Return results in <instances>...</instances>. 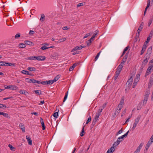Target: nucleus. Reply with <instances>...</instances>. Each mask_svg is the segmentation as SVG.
<instances>
[{
  "instance_id": "1",
  "label": "nucleus",
  "mask_w": 153,
  "mask_h": 153,
  "mask_svg": "<svg viewBox=\"0 0 153 153\" xmlns=\"http://www.w3.org/2000/svg\"><path fill=\"white\" fill-rule=\"evenodd\" d=\"M143 144V143H141L139 146L137 147L136 150L134 152V153H139L140 150Z\"/></svg>"
},
{
  "instance_id": "2",
  "label": "nucleus",
  "mask_w": 153,
  "mask_h": 153,
  "mask_svg": "<svg viewBox=\"0 0 153 153\" xmlns=\"http://www.w3.org/2000/svg\"><path fill=\"white\" fill-rule=\"evenodd\" d=\"M46 57L45 56H36V59L38 61H44L45 60Z\"/></svg>"
},
{
  "instance_id": "3",
  "label": "nucleus",
  "mask_w": 153,
  "mask_h": 153,
  "mask_svg": "<svg viewBox=\"0 0 153 153\" xmlns=\"http://www.w3.org/2000/svg\"><path fill=\"white\" fill-rule=\"evenodd\" d=\"M133 80V78L132 76H131L129 79L128 80L127 82V83H128V85L129 87H131V86L132 82Z\"/></svg>"
},
{
  "instance_id": "4",
  "label": "nucleus",
  "mask_w": 153,
  "mask_h": 153,
  "mask_svg": "<svg viewBox=\"0 0 153 153\" xmlns=\"http://www.w3.org/2000/svg\"><path fill=\"white\" fill-rule=\"evenodd\" d=\"M6 89H10L12 90L16 89V86H13L12 85H9L5 87Z\"/></svg>"
},
{
  "instance_id": "5",
  "label": "nucleus",
  "mask_w": 153,
  "mask_h": 153,
  "mask_svg": "<svg viewBox=\"0 0 153 153\" xmlns=\"http://www.w3.org/2000/svg\"><path fill=\"white\" fill-rule=\"evenodd\" d=\"M153 68V65H151L150 66L148 67L146 73V75H148L151 72V70Z\"/></svg>"
},
{
  "instance_id": "6",
  "label": "nucleus",
  "mask_w": 153,
  "mask_h": 153,
  "mask_svg": "<svg viewBox=\"0 0 153 153\" xmlns=\"http://www.w3.org/2000/svg\"><path fill=\"white\" fill-rule=\"evenodd\" d=\"M40 123L42 126V129L43 130H44L45 129V125L43 120L41 117L40 118Z\"/></svg>"
},
{
  "instance_id": "7",
  "label": "nucleus",
  "mask_w": 153,
  "mask_h": 153,
  "mask_svg": "<svg viewBox=\"0 0 153 153\" xmlns=\"http://www.w3.org/2000/svg\"><path fill=\"white\" fill-rule=\"evenodd\" d=\"M153 142V134L149 140L148 141L146 145L150 146V145L152 144Z\"/></svg>"
},
{
  "instance_id": "8",
  "label": "nucleus",
  "mask_w": 153,
  "mask_h": 153,
  "mask_svg": "<svg viewBox=\"0 0 153 153\" xmlns=\"http://www.w3.org/2000/svg\"><path fill=\"white\" fill-rule=\"evenodd\" d=\"M26 138L28 141V144L30 145H31L32 144V141L31 140L30 136H29L27 135L26 136Z\"/></svg>"
},
{
  "instance_id": "9",
  "label": "nucleus",
  "mask_w": 153,
  "mask_h": 153,
  "mask_svg": "<svg viewBox=\"0 0 153 153\" xmlns=\"http://www.w3.org/2000/svg\"><path fill=\"white\" fill-rule=\"evenodd\" d=\"M115 151V149L113 146H112L108 149L106 153H112Z\"/></svg>"
},
{
  "instance_id": "10",
  "label": "nucleus",
  "mask_w": 153,
  "mask_h": 153,
  "mask_svg": "<svg viewBox=\"0 0 153 153\" xmlns=\"http://www.w3.org/2000/svg\"><path fill=\"white\" fill-rule=\"evenodd\" d=\"M143 25L144 23L143 22H142L140 24V25L138 28L137 31L140 32L142 30L143 28Z\"/></svg>"
},
{
  "instance_id": "11",
  "label": "nucleus",
  "mask_w": 153,
  "mask_h": 153,
  "mask_svg": "<svg viewBox=\"0 0 153 153\" xmlns=\"http://www.w3.org/2000/svg\"><path fill=\"white\" fill-rule=\"evenodd\" d=\"M140 75L139 74H137L136 75V77L134 79V82L137 83L140 79Z\"/></svg>"
},
{
  "instance_id": "12",
  "label": "nucleus",
  "mask_w": 153,
  "mask_h": 153,
  "mask_svg": "<svg viewBox=\"0 0 153 153\" xmlns=\"http://www.w3.org/2000/svg\"><path fill=\"white\" fill-rule=\"evenodd\" d=\"M78 64V63H76L74 64L71 67H70L69 69V71H71L72 70H73L74 68H75V67Z\"/></svg>"
},
{
  "instance_id": "13",
  "label": "nucleus",
  "mask_w": 153,
  "mask_h": 153,
  "mask_svg": "<svg viewBox=\"0 0 153 153\" xmlns=\"http://www.w3.org/2000/svg\"><path fill=\"white\" fill-rule=\"evenodd\" d=\"M0 114L3 115L4 117H6L7 118H10V116L7 113H4L3 112H0Z\"/></svg>"
},
{
  "instance_id": "14",
  "label": "nucleus",
  "mask_w": 153,
  "mask_h": 153,
  "mask_svg": "<svg viewBox=\"0 0 153 153\" xmlns=\"http://www.w3.org/2000/svg\"><path fill=\"white\" fill-rule=\"evenodd\" d=\"M98 118H99L97 117H95L94 119H93V120L92 121V125L93 126H94L95 125V124H96L97 121L98 120Z\"/></svg>"
},
{
  "instance_id": "15",
  "label": "nucleus",
  "mask_w": 153,
  "mask_h": 153,
  "mask_svg": "<svg viewBox=\"0 0 153 153\" xmlns=\"http://www.w3.org/2000/svg\"><path fill=\"white\" fill-rule=\"evenodd\" d=\"M152 51V47L150 46L149 47L147 50V54H148L149 55L151 53Z\"/></svg>"
},
{
  "instance_id": "16",
  "label": "nucleus",
  "mask_w": 153,
  "mask_h": 153,
  "mask_svg": "<svg viewBox=\"0 0 153 153\" xmlns=\"http://www.w3.org/2000/svg\"><path fill=\"white\" fill-rule=\"evenodd\" d=\"M81 47H80V46H76L72 49V50H71V52H74L77 50H81Z\"/></svg>"
},
{
  "instance_id": "17",
  "label": "nucleus",
  "mask_w": 153,
  "mask_h": 153,
  "mask_svg": "<svg viewBox=\"0 0 153 153\" xmlns=\"http://www.w3.org/2000/svg\"><path fill=\"white\" fill-rule=\"evenodd\" d=\"M85 125L83 126L82 129L80 133V136H81V137L83 136L85 134L84 128H85Z\"/></svg>"
},
{
  "instance_id": "18",
  "label": "nucleus",
  "mask_w": 153,
  "mask_h": 153,
  "mask_svg": "<svg viewBox=\"0 0 153 153\" xmlns=\"http://www.w3.org/2000/svg\"><path fill=\"white\" fill-rule=\"evenodd\" d=\"M129 131H128L126 133L124 134V135L120 137V138L122 139L123 140H124V138H126L128 135V133Z\"/></svg>"
},
{
  "instance_id": "19",
  "label": "nucleus",
  "mask_w": 153,
  "mask_h": 153,
  "mask_svg": "<svg viewBox=\"0 0 153 153\" xmlns=\"http://www.w3.org/2000/svg\"><path fill=\"white\" fill-rule=\"evenodd\" d=\"M146 47H147V46H145V45H143V47H142V50L141 51L140 55H142L143 54L144 52L145 51L146 48Z\"/></svg>"
},
{
  "instance_id": "20",
  "label": "nucleus",
  "mask_w": 153,
  "mask_h": 153,
  "mask_svg": "<svg viewBox=\"0 0 153 153\" xmlns=\"http://www.w3.org/2000/svg\"><path fill=\"white\" fill-rule=\"evenodd\" d=\"M102 112V110H98V111L96 113L95 117L99 118V116L100 115Z\"/></svg>"
},
{
  "instance_id": "21",
  "label": "nucleus",
  "mask_w": 153,
  "mask_h": 153,
  "mask_svg": "<svg viewBox=\"0 0 153 153\" xmlns=\"http://www.w3.org/2000/svg\"><path fill=\"white\" fill-rule=\"evenodd\" d=\"M21 73L23 74H25L27 75H31V74L29 72L27 71L23 70L21 71Z\"/></svg>"
},
{
  "instance_id": "22",
  "label": "nucleus",
  "mask_w": 153,
  "mask_h": 153,
  "mask_svg": "<svg viewBox=\"0 0 153 153\" xmlns=\"http://www.w3.org/2000/svg\"><path fill=\"white\" fill-rule=\"evenodd\" d=\"M27 70L30 71H36V69L34 67H28Z\"/></svg>"
},
{
  "instance_id": "23",
  "label": "nucleus",
  "mask_w": 153,
  "mask_h": 153,
  "mask_svg": "<svg viewBox=\"0 0 153 153\" xmlns=\"http://www.w3.org/2000/svg\"><path fill=\"white\" fill-rule=\"evenodd\" d=\"M45 17L44 14H42L40 19V21H44L45 19Z\"/></svg>"
},
{
  "instance_id": "24",
  "label": "nucleus",
  "mask_w": 153,
  "mask_h": 153,
  "mask_svg": "<svg viewBox=\"0 0 153 153\" xmlns=\"http://www.w3.org/2000/svg\"><path fill=\"white\" fill-rule=\"evenodd\" d=\"M6 62L5 61H0V66H8L7 65H6Z\"/></svg>"
},
{
  "instance_id": "25",
  "label": "nucleus",
  "mask_w": 153,
  "mask_h": 153,
  "mask_svg": "<svg viewBox=\"0 0 153 153\" xmlns=\"http://www.w3.org/2000/svg\"><path fill=\"white\" fill-rule=\"evenodd\" d=\"M129 47L128 46L126 47L124 49L123 51V54L121 55V57L123 56L126 53V52L128 50V49L129 48Z\"/></svg>"
},
{
  "instance_id": "26",
  "label": "nucleus",
  "mask_w": 153,
  "mask_h": 153,
  "mask_svg": "<svg viewBox=\"0 0 153 153\" xmlns=\"http://www.w3.org/2000/svg\"><path fill=\"white\" fill-rule=\"evenodd\" d=\"M60 77V76L59 75H57L53 79V81L54 82H56L58 80Z\"/></svg>"
},
{
  "instance_id": "27",
  "label": "nucleus",
  "mask_w": 153,
  "mask_h": 153,
  "mask_svg": "<svg viewBox=\"0 0 153 153\" xmlns=\"http://www.w3.org/2000/svg\"><path fill=\"white\" fill-rule=\"evenodd\" d=\"M19 46L20 48H23L25 47L26 46L25 44L20 43L19 45Z\"/></svg>"
},
{
  "instance_id": "28",
  "label": "nucleus",
  "mask_w": 153,
  "mask_h": 153,
  "mask_svg": "<svg viewBox=\"0 0 153 153\" xmlns=\"http://www.w3.org/2000/svg\"><path fill=\"white\" fill-rule=\"evenodd\" d=\"M152 85H153V79L150 78L149 83V86H151Z\"/></svg>"
},
{
  "instance_id": "29",
  "label": "nucleus",
  "mask_w": 153,
  "mask_h": 153,
  "mask_svg": "<svg viewBox=\"0 0 153 153\" xmlns=\"http://www.w3.org/2000/svg\"><path fill=\"white\" fill-rule=\"evenodd\" d=\"M19 126L22 130V132H25V128L24 126L22 125V124H20Z\"/></svg>"
},
{
  "instance_id": "30",
  "label": "nucleus",
  "mask_w": 153,
  "mask_h": 153,
  "mask_svg": "<svg viewBox=\"0 0 153 153\" xmlns=\"http://www.w3.org/2000/svg\"><path fill=\"white\" fill-rule=\"evenodd\" d=\"M141 117V116L140 115H139L138 116L137 118L135 119V122H136L137 123H138L139 120L140 118Z\"/></svg>"
},
{
  "instance_id": "31",
  "label": "nucleus",
  "mask_w": 153,
  "mask_h": 153,
  "mask_svg": "<svg viewBox=\"0 0 153 153\" xmlns=\"http://www.w3.org/2000/svg\"><path fill=\"white\" fill-rule=\"evenodd\" d=\"M31 83H40V81L34 79H31Z\"/></svg>"
},
{
  "instance_id": "32",
  "label": "nucleus",
  "mask_w": 153,
  "mask_h": 153,
  "mask_svg": "<svg viewBox=\"0 0 153 153\" xmlns=\"http://www.w3.org/2000/svg\"><path fill=\"white\" fill-rule=\"evenodd\" d=\"M120 110H119L117 109H116V111L114 113V115L116 116L118 115L119 114V113L120 112Z\"/></svg>"
},
{
  "instance_id": "33",
  "label": "nucleus",
  "mask_w": 153,
  "mask_h": 153,
  "mask_svg": "<svg viewBox=\"0 0 153 153\" xmlns=\"http://www.w3.org/2000/svg\"><path fill=\"white\" fill-rule=\"evenodd\" d=\"M29 60H33L36 59V56H30L28 57L27 59Z\"/></svg>"
},
{
  "instance_id": "34",
  "label": "nucleus",
  "mask_w": 153,
  "mask_h": 153,
  "mask_svg": "<svg viewBox=\"0 0 153 153\" xmlns=\"http://www.w3.org/2000/svg\"><path fill=\"white\" fill-rule=\"evenodd\" d=\"M124 102V98L123 97L121 99L119 105L123 106Z\"/></svg>"
},
{
  "instance_id": "35",
  "label": "nucleus",
  "mask_w": 153,
  "mask_h": 153,
  "mask_svg": "<svg viewBox=\"0 0 153 153\" xmlns=\"http://www.w3.org/2000/svg\"><path fill=\"white\" fill-rule=\"evenodd\" d=\"M107 104V102H106L100 108V109H99V110H102H102L105 107Z\"/></svg>"
},
{
  "instance_id": "36",
  "label": "nucleus",
  "mask_w": 153,
  "mask_h": 153,
  "mask_svg": "<svg viewBox=\"0 0 153 153\" xmlns=\"http://www.w3.org/2000/svg\"><path fill=\"white\" fill-rule=\"evenodd\" d=\"M35 93L37 95L42 94L41 91L40 90H37L34 91Z\"/></svg>"
},
{
  "instance_id": "37",
  "label": "nucleus",
  "mask_w": 153,
  "mask_h": 153,
  "mask_svg": "<svg viewBox=\"0 0 153 153\" xmlns=\"http://www.w3.org/2000/svg\"><path fill=\"white\" fill-rule=\"evenodd\" d=\"M54 82L53 80H49L46 82L47 84L51 85Z\"/></svg>"
},
{
  "instance_id": "38",
  "label": "nucleus",
  "mask_w": 153,
  "mask_h": 153,
  "mask_svg": "<svg viewBox=\"0 0 153 153\" xmlns=\"http://www.w3.org/2000/svg\"><path fill=\"white\" fill-rule=\"evenodd\" d=\"M101 52V51H100L97 55L95 57V59H94V61H96L98 59L99 57V56Z\"/></svg>"
},
{
  "instance_id": "39",
  "label": "nucleus",
  "mask_w": 153,
  "mask_h": 153,
  "mask_svg": "<svg viewBox=\"0 0 153 153\" xmlns=\"http://www.w3.org/2000/svg\"><path fill=\"white\" fill-rule=\"evenodd\" d=\"M150 0H148V1L147 6L146 7V8H145V10L146 11L147 9L148 8V7L149 6L150 4Z\"/></svg>"
},
{
  "instance_id": "40",
  "label": "nucleus",
  "mask_w": 153,
  "mask_h": 153,
  "mask_svg": "<svg viewBox=\"0 0 153 153\" xmlns=\"http://www.w3.org/2000/svg\"><path fill=\"white\" fill-rule=\"evenodd\" d=\"M150 0H148V1L147 6L146 7V8H145V10L146 11L147 9L148 8V7L149 6L150 4Z\"/></svg>"
},
{
  "instance_id": "41",
  "label": "nucleus",
  "mask_w": 153,
  "mask_h": 153,
  "mask_svg": "<svg viewBox=\"0 0 153 153\" xmlns=\"http://www.w3.org/2000/svg\"><path fill=\"white\" fill-rule=\"evenodd\" d=\"M120 143L117 140L114 143L112 146H113L114 147H116Z\"/></svg>"
},
{
  "instance_id": "42",
  "label": "nucleus",
  "mask_w": 153,
  "mask_h": 153,
  "mask_svg": "<svg viewBox=\"0 0 153 153\" xmlns=\"http://www.w3.org/2000/svg\"><path fill=\"white\" fill-rule=\"evenodd\" d=\"M6 65H7L8 66H15V65L14 63H8L6 62Z\"/></svg>"
},
{
  "instance_id": "43",
  "label": "nucleus",
  "mask_w": 153,
  "mask_h": 153,
  "mask_svg": "<svg viewBox=\"0 0 153 153\" xmlns=\"http://www.w3.org/2000/svg\"><path fill=\"white\" fill-rule=\"evenodd\" d=\"M138 123L134 122V123L133 124V126L131 128V129L132 130H133L135 129V128Z\"/></svg>"
},
{
  "instance_id": "44",
  "label": "nucleus",
  "mask_w": 153,
  "mask_h": 153,
  "mask_svg": "<svg viewBox=\"0 0 153 153\" xmlns=\"http://www.w3.org/2000/svg\"><path fill=\"white\" fill-rule=\"evenodd\" d=\"M25 42V44L29 45H31L32 44H33V43L32 42L29 41H26Z\"/></svg>"
},
{
  "instance_id": "45",
  "label": "nucleus",
  "mask_w": 153,
  "mask_h": 153,
  "mask_svg": "<svg viewBox=\"0 0 153 153\" xmlns=\"http://www.w3.org/2000/svg\"><path fill=\"white\" fill-rule=\"evenodd\" d=\"M8 146L10 148V149L11 150H15V148L12 146V145L9 144L8 145Z\"/></svg>"
},
{
  "instance_id": "46",
  "label": "nucleus",
  "mask_w": 153,
  "mask_h": 153,
  "mask_svg": "<svg viewBox=\"0 0 153 153\" xmlns=\"http://www.w3.org/2000/svg\"><path fill=\"white\" fill-rule=\"evenodd\" d=\"M148 61L147 58L146 57L145 59H144L143 60V62L142 64H144V65H146V64L147 63Z\"/></svg>"
},
{
  "instance_id": "47",
  "label": "nucleus",
  "mask_w": 153,
  "mask_h": 153,
  "mask_svg": "<svg viewBox=\"0 0 153 153\" xmlns=\"http://www.w3.org/2000/svg\"><path fill=\"white\" fill-rule=\"evenodd\" d=\"M121 71V70H120L117 69V70L115 72V74L119 76L120 74V71Z\"/></svg>"
},
{
  "instance_id": "48",
  "label": "nucleus",
  "mask_w": 153,
  "mask_h": 153,
  "mask_svg": "<svg viewBox=\"0 0 153 153\" xmlns=\"http://www.w3.org/2000/svg\"><path fill=\"white\" fill-rule=\"evenodd\" d=\"M68 95V91H67V92H66L65 94V97L64 98L63 101V102H64L66 100V99L67 98Z\"/></svg>"
},
{
  "instance_id": "49",
  "label": "nucleus",
  "mask_w": 153,
  "mask_h": 153,
  "mask_svg": "<svg viewBox=\"0 0 153 153\" xmlns=\"http://www.w3.org/2000/svg\"><path fill=\"white\" fill-rule=\"evenodd\" d=\"M150 93V92L149 91H146L145 92V96L149 97Z\"/></svg>"
},
{
  "instance_id": "50",
  "label": "nucleus",
  "mask_w": 153,
  "mask_h": 153,
  "mask_svg": "<svg viewBox=\"0 0 153 153\" xmlns=\"http://www.w3.org/2000/svg\"><path fill=\"white\" fill-rule=\"evenodd\" d=\"M153 20V19H151L149 20V23L148 24V26L149 27L150 26V25L152 23Z\"/></svg>"
},
{
  "instance_id": "51",
  "label": "nucleus",
  "mask_w": 153,
  "mask_h": 153,
  "mask_svg": "<svg viewBox=\"0 0 153 153\" xmlns=\"http://www.w3.org/2000/svg\"><path fill=\"white\" fill-rule=\"evenodd\" d=\"M25 81L27 82L31 83V79L29 78H26L25 79Z\"/></svg>"
},
{
  "instance_id": "52",
  "label": "nucleus",
  "mask_w": 153,
  "mask_h": 153,
  "mask_svg": "<svg viewBox=\"0 0 153 153\" xmlns=\"http://www.w3.org/2000/svg\"><path fill=\"white\" fill-rule=\"evenodd\" d=\"M53 117L55 118H57L58 117V112H56L53 114Z\"/></svg>"
},
{
  "instance_id": "53",
  "label": "nucleus",
  "mask_w": 153,
  "mask_h": 153,
  "mask_svg": "<svg viewBox=\"0 0 153 153\" xmlns=\"http://www.w3.org/2000/svg\"><path fill=\"white\" fill-rule=\"evenodd\" d=\"M123 107V106L119 104L117 106V108L116 109H117L120 111Z\"/></svg>"
},
{
  "instance_id": "54",
  "label": "nucleus",
  "mask_w": 153,
  "mask_h": 153,
  "mask_svg": "<svg viewBox=\"0 0 153 153\" xmlns=\"http://www.w3.org/2000/svg\"><path fill=\"white\" fill-rule=\"evenodd\" d=\"M6 107V106L3 104L0 103V108H5Z\"/></svg>"
},
{
  "instance_id": "55",
  "label": "nucleus",
  "mask_w": 153,
  "mask_h": 153,
  "mask_svg": "<svg viewBox=\"0 0 153 153\" xmlns=\"http://www.w3.org/2000/svg\"><path fill=\"white\" fill-rule=\"evenodd\" d=\"M91 120V116H90L88 119L87 120V121L86 123V124H87L88 123L90 122Z\"/></svg>"
},
{
  "instance_id": "56",
  "label": "nucleus",
  "mask_w": 153,
  "mask_h": 153,
  "mask_svg": "<svg viewBox=\"0 0 153 153\" xmlns=\"http://www.w3.org/2000/svg\"><path fill=\"white\" fill-rule=\"evenodd\" d=\"M92 39H91L87 42V45L89 46L91 45V40Z\"/></svg>"
},
{
  "instance_id": "57",
  "label": "nucleus",
  "mask_w": 153,
  "mask_h": 153,
  "mask_svg": "<svg viewBox=\"0 0 153 153\" xmlns=\"http://www.w3.org/2000/svg\"><path fill=\"white\" fill-rule=\"evenodd\" d=\"M20 37V34L19 33H18L16 34L15 36V39H17L19 37Z\"/></svg>"
},
{
  "instance_id": "58",
  "label": "nucleus",
  "mask_w": 153,
  "mask_h": 153,
  "mask_svg": "<svg viewBox=\"0 0 153 153\" xmlns=\"http://www.w3.org/2000/svg\"><path fill=\"white\" fill-rule=\"evenodd\" d=\"M123 131V130H122V128L121 130H119L118 132H117V133L116 135H117L118 134H120Z\"/></svg>"
},
{
  "instance_id": "59",
  "label": "nucleus",
  "mask_w": 153,
  "mask_h": 153,
  "mask_svg": "<svg viewBox=\"0 0 153 153\" xmlns=\"http://www.w3.org/2000/svg\"><path fill=\"white\" fill-rule=\"evenodd\" d=\"M153 35V30H152L151 31L149 34V35L148 36H149V37H152Z\"/></svg>"
},
{
  "instance_id": "60",
  "label": "nucleus",
  "mask_w": 153,
  "mask_h": 153,
  "mask_svg": "<svg viewBox=\"0 0 153 153\" xmlns=\"http://www.w3.org/2000/svg\"><path fill=\"white\" fill-rule=\"evenodd\" d=\"M48 48H49L45 47L44 46L41 48V49L42 50H44Z\"/></svg>"
},
{
  "instance_id": "61",
  "label": "nucleus",
  "mask_w": 153,
  "mask_h": 153,
  "mask_svg": "<svg viewBox=\"0 0 153 153\" xmlns=\"http://www.w3.org/2000/svg\"><path fill=\"white\" fill-rule=\"evenodd\" d=\"M140 32L137 31V33L136 34V37L137 38H139V36H140Z\"/></svg>"
},
{
  "instance_id": "62",
  "label": "nucleus",
  "mask_w": 153,
  "mask_h": 153,
  "mask_svg": "<svg viewBox=\"0 0 153 153\" xmlns=\"http://www.w3.org/2000/svg\"><path fill=\"white\" fill-rule=\"evenodd\" d=\"M46 82H47V81H44L41 82H40V83H41L42 85H46L47 84Z\"/></svg>"
},
{
  "instance_id": "63",
  "label": "nucleus",
  "mask_w": 153,
  "mask_h": 153,
  "mask_svg": "<svg viewBox=\"0 0 153 153\" xmlns=\"http://www.w3.org/2000/svg\"><path fill=\"white\" fill-rule=\"evenodd\" d=\"M145 65H144L143 64H142V65L140 67V70L141 71H142V70L144 68Z\"/></svg>"
},
{
  "instance_id": "64",
  "label": "nucleus",
  "mask_w": 153,
  "mask_h": 153,
  "mask_svg": "<svg viewBox=\"0 0 153 153\" xmlns=\"http://www.w3.org/2000/svg\"><path fill=\"white\" fill-rule=\"evenodd\" d=\"M95 33L93 34V36H96V35L98 34V32H99V31L97 30H95L94 32Z\"/></svg>"
}]
</instances>
